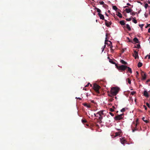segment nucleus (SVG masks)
I'll use <instances>...</instances> for the list:
<instances>
[{"label":"nucleus","instance_id":"cd10ccee","mask_svg":"<svg viewBox=\"0 0 150 150\" xmlns=\"http://www.w3.org/2000/svg\"><path fill=\"white\" fill-rule=\"evenodd\" d=\"M117 15L120 18H122V15L121 13L119 12H118Z\"/></svg>","mask_w":150,"mask_h":150},{"label":"nucleus","instance_id":"9b49d317","mask_svg":"<svg viewBox=\"0 0 150 150\" xmlns=\"http://www.w3.org/2000/svg\"><path fill=\"white\" fill-rule=\"evenodd\" d=\"M120 139L121 143L122 144H124L125 142V139L123 138H120Z\"/></svg>","mask_w":150,"mask_h":150},{"label":"nucleus","instance_id":"6e6552de","mask_svg":"<svg viewBox=\"0 0 150 150\" xmlns=\"http://www.w3.org/2000/svg\"><path fill=\"white\" fill-rule=\"evenodd\" d=\"M104 21L105 22V25L107 27H110V25H111L112 24V23L111 21H110V22L106 20H104Z\"/></svg>","mask_w":150,"mask_h":150},{"label":"nucleus","instance_id":"6e6d98bb","mask_svg":"<svg viewBox=\"0 0 150 150\" xmlns=\"http://www.w3.org/2000/svg\"><path fill=\"white\" fill-rule=\"evenodd\" d=\"M150 81V79H148V80L147 81H146V82H149Z\"/></svg>","mask_w":150,"mask_h":150},{"label":"nucleus","instance_id":"4d7b16f0","mask_svg":"<svg viewBox=\"0 0 150 150\" xmlns=\"http://www.w3.org/2000/svg\"><path fill=\"white\" fill-rule=\"evenodd\" d=\"M147 2L148 3V4H150V1L148 0L147 1Z\"/></svg>","mask_w":150,"mask_h":150},{"label":"nucleus","instance_id":"69168bd1","mask_svg":"<svg viewBox=\"0 0 150 150\" xmlns=\"http://www.w3.org/2000/svg\"><path fill=\"white\" fill-rule=\"evenodd\" d=\"M105 14H106V15L107 16H108V15L106 13H105Z\"/></svg>","mask_w":150,"mask_h":150},{"label":"nucleus","instance_id":"a19ab883","mask_svg":"<svg viewBox=\"0 0 150 150\" xmlns=\"http://www.w3.org/2000/svg\"><path fill=\"white\" fill-rule=\"evenodd\" d=\"M99 3L100 5H103L104 4V3L103 1H100Z\"/></svg>","mask_w":150,"mask_h":150},{"label":"nucleus","instance_id":"6ab92c4d","mask_svg":"<svg viewBox=\"0 0 150 150\" xmlns=\"http://www.w3.org/2000/svg\"><path fill=\"white\" fill-rule=\"evenodd\" d=\"M120 62L122 64H127V63L124 60H123L122 59H121L120 60Z\"/></svg>","mask_w":150,"mask_h":150},{"label":"nucleus","instance_id":"09e8293b","mask_svg":"<svg viewBox=\"0 0 150 150\" xmlns=\"http://www.w3.org/2000/svg\"><path fill=\"white\" fill-rule=\"evenodd\" d=\"M109 114L112 116H113L114 115V114L112 113V112H109Z\"/></svg>","mask_w":150,"mask_h":150},{"label":"nucleus","instance_id":"3c124183","mask_svg":"<svg viewBox=\"0 0 150 150\" xmlns=\"http://www.w3.org/2000/svg\"><path fill=\"white\" fill-rule=\"evenodd\" d=\"M76 99H79L80 100H81L82 99V98H77V97H76Z\"/></svg>","mask_w":150,"mask_h":150},{"label":"nucleus","instance_id":"79ce46f5","mask_svg":"<svg viewBox=\"0 0 150 150\" xmlns=\"http://www.w3.org/2000/svg\"><path fill=\"white\" fill-rule=\"evenodd\" d=\"M114 100V99L113 98H110L109 99V101L110 102H112Z\"/></svg>","mask_w":150,"mask_h":150},{"label":"nucleus","instance_id":"864d4df0","mask_svg":"<svg viewBox=\"0 0 150 150\" xmlns=\"http://www.w3.org/2000/svg\"><path fill=\"white\" fill-rule=\"evenodd\" d=\"M148 32L150 33V28H149L148 30Z\"/></svg>","mask_w":150,"mask_h":150},{"label":"nucleus","instance_id":"412c9836","mask_svg":"<svg viewBox=\"0 0 150 150\" xmlns=\"http://www.w3.org/2000/svg\"><path fill=\"white\" fill-rule=\"evenodd\" d=\"M142 120L146 123H148L149 122V121L148 120H145V118L143 117L142 118Z\"/></svg>","mask_w":150,"mask_h":150},{"label":"nucleus","instance_id":"b1692460","mask_svg":"<svg viewBox=\"0 0 150 150\" xmlns=\"http://www.w3.org/2000/svg\"><path fill=\"white\" fill-rule=\"evenodd\" d=\"M120 133H121V132H116L115 133V137H116V136H119L120 135Z\"/></svg>","mask_w":150,"mask_h":150},{"label":"nucleus","instance_id":"37998d69","mask_svg":"<svg viewBox=\"0 0 150 150\" xmlns=\"http://www.w3.org/2000/svg\"><path fill=\"white\" fill-rule=\"evenodd\" d=\"M131 20V18H127L126 19V20L127 21H130Z\"/></svg>","mask_w":150,"mask_h":150},{"label":"nucleus","instance_id":"f3484780","mask_svg":"<svg viewBox=\"0 0 150 150\" xmlns=\"http://www.w3.org/2000/svg\"><path fill=\"white\" fill-rule=\"evenodd\" d=\"M126 25V28L129 31L131 30V28L130 27L129 25L128 24H127Z\"/></svg>","mask_w":150,"mask_h":150},{"label":"nucleus","instance_id":"a18cd8bd","mask_svg":"<svg viewBox=\"0 0 150 150\" xmlns=\"http://www.w3.org/2000/svg\"><path fill=\"white\" fill-rule=\"evenodd\" d=\"M147 57H148V59H150V55H147V56H146L145 57V58H146Z\"/></svg>","mask_w":150,"mask_h":150},{"label":"nucleus","instance_id":"f704fd0d","mask_svg":"<svg viewBox=\"0 0 150 150\" xmlns=\"http://www.w3.org/2000/svg\"><path fill=\"white\" fill-rule=\"evenodd\" d=\"M89 85H90L91 87L92 86V85L91 84H90V83H89L86 85L85 86V87H86L88 86Z\"/></svg>","mask_w":150,"mask_h":150},{"label":"nucleus","instance_id":"2f4dec72","mask_svg":"<svg viewBox=\"0 0 150 150\" xmlns=\"http://www.w3.org/2000/svg\"><path fill=\"white\" fill-rule=\"evenodd\" d=\"M130 14L134 16V15H135L136 13L135 12L132 11V12H131Z\"/></svg>","mask_w":150,"mask_h":150},{"label":"nucleus","instance_id":"f257e3e1","mask_svg":"<svg viewBox=\"0 0 150 150\" xmlns=\"http://www.w3.org/2000/svg\"><path fill=\"white\" fill-rule=\"evenodd\" d=\"M119 88L116 87H113L111 88L110 92H112V95L116 96L118 93L119 91Z\"/></svg>","mask_w":150,"mask_h":150},{"label":"nucleus","instance_id":"aec40b11","mask_svg":"<svg viewBox=\"0 0 150 150\" xmlns=\"http://www.w3.org/2000/svg\"><path fill=\"white\" fill-rule=\"evenodd\" d=\"M142 63L140 62H139L137 64V66L138 67H141L142 66Z\"/></svg>","mask_w":150,"mask_h":150},{"label":"nucleus","instance_id":"5fc2aeb1","mask_svg":"<svg viewBox=\"0 0 150 150\" xmlns=\"http://www.w3.org/2000/svg\"><path fill=\"white\" fill-rule=\"evenodd\" d=\"M127 5H128V6H131V5L130 4H129V3H127Z\"/></svg>","mask_w":150,"mask_h":150},{"label":"nucleus","instance_id":"a878e982","mask_svg":"<svg viewBox=\"0 0 150 150\" xmlns=\"http://www.w3.org/2000/svg\"><path fill=\"white\" fill-rule=\"evenodd\" d=\"M95 9L96 10L97 12L98 13H100L101 12V11L100 9H99L98 8L96 7L95 8Z\"/></svg>","mask_w":150,"mask_h":150},{"label":"nucleus","instance_id":"7ed1b4c3","mask_svg":"<svg viewBox=\"0 0 150 150\" xmlns=\"http://www.w3.org/2000/svg\"><path fill=\"white\" fill-rule=\"evenodd\" d=\"M93 89L96 91V92L98 93H99L100 92L99 89L100 88V87L98 84L95 83L93 84Z\"/></svg>","mask_w":150,"mask_h":150},{"label":"nucleus","instance_id":"bb28decb","mask_svg":"<svg viewBox=\"0 0 150 150\" xmlns=\"http://www.w3.org/2000/svg\"><path fill=\"white\" fill-rule=\"evenodd\" d=\"M132 132H134L135 131L138 130V129L137 128V127H135L134 129L132 128Z\"/></svg>","mask_w":150,"mask_h":150},{"label":"nucleus","instance_id":"5701e85b","mask_svg":"<svg viewBox=\"0 0 150 150\" xmlns=\"http://www.w3.org/2000/svg\"><path fill=\"white\" fill-rule=\"evenodd\" d=\"M133 18V20H132L133 22L135 23H137V21L135 19L136 18L135 17H134V18Z\"/></svg>","mask_w":150,"mask_h":150},{"label":"nucleus","instance_id":"a211bd4d","mask_svg":"<svg viewBox=\"0 0 150 150\" xmlns=\"http://www.w3.org/2000/svg\"><path fill=\"white\" fill-rule=\"evenodd\" d=\"M120 23L122 25H124L125 24V21L124 20H122L120 21Z\"/></svg>","mask_w":150,"mask_h":150},{"label":"nucleus","instance_id":"de8ad7c7","mask_svg":"<svg viewBox=\"0 0 150 150\" xmlns=\"http://www.w3.org/2000/svg\"><path fill=\"white\" fill-rule=\"evenodd\" d=\"M150 27V24H148L146 26H145V28H147L148 27Z\"/></svg>","mask_w":150,"mask_h":150},{"label":"nucleus","instance_id":"72a5a7b5","mask_svg":"<svg viewBox=\"0 0 150 150\" xmlns=\"http://www.w3.org/2000/svg\"><path fill=\"white\" fill-rule=\"evenodd\" d=\"M84 106L87 107V108H89L90 107V106L89 105H88L86 103L84 104L83 105Z\"/></svg>","mask_w":150,"mask_h":150},{"label":"nucleus","instance_id":"c756f323","mask_svg":"<svg viewBox=\"0 0 150 150\" xmlns=\"http://www.w3.org/2000/svg\"><path fill=\"white\" fill-rule=\"evenodd\" d=\"M102 119H103V117L102 116H100V117H99V119L100 120V121H99V122L100 123H101L102 122L101 120Z\"/></svg>","mask_w":150,"mask_h":150},{"label":"nucleus","instance_id":"052dcab7","mask_svg":"<svg viewBox=\"0 0 150 150\" xmlns=\"http://www.w3.org/2000/svg\"><path fill=\"white\" fill-rule=\"evenodd\" d=\"M124 51H125V50H124V49L122 50V52H124Z\"/></svg>","mask_w":150,"mask_h":150},{"label":"nucleus","instance_id":"20e7f679","mask_svg":"<svg viewBox=\"0 0 150 150\" xmlns=\"http://www.w3.org/2000/svg\"><path fill=\"white\" fill-rule=\"evenodd\" d=\"M123 115V114H122L120 115H118L114 117V119L116 121L120 120L122 119L123 118V117H122Z\"/></svg>","mask_w":150,"mask_h":150},{"label":"nucleus","instance_id":"39448f33","mask_svg":"<svg viewBox=\"0 0 150 150\" xmlns=\"http://www.w3.org/2000/svg\"><path fill=\"white\" fill-rule=\"evenodd\" d=\"M105 44H107L110 47L111 50H112V42L109 40H105Z\"/></svg>","mask_w":150,"mask_h":150},{"label":"nucleus","instance_id":"2eb2a0df","mask_svg":"<svg viewBox=\"0 0 150 150\" xmlns=\"http://www.w3.org/2000/svg\"><path fill=\"white\" fill-rule=\"evenodd\" d=\"M108 58L109 59V62L110 63L113 64H115L116 66V64L115 62H114L112 59H110L109 57H108Z\"/></svg>","mask_w":150,"mask_h":150},{"label":"nucleus","instance_id":"f8f14e48","mask_svg":"<svg viewBox=\"0 0 150 150\" xmlns=\"http://www.w3.org/2000/svg\"><path fill=\"white\" fill-rule=\"evenodd\" d=\"M144 95L145 96L148 97L149 96L148 93L146 91H144Z\"/></svg>","mask_w":150,"mask_h":150},{"label":"nucleus","instance_id":"423d86ee","mask_svg":"<svg viewBox=\"0 0 150 150\" xmlns=\"http://www.w3.org/2000/svg\"><path fill=\"white\" fill-rule=\"evenodd\" d=\"M141 75L142 77V80H145L146 79V73L143 71H141Z\"/></svg>","mask_w":150,"mask_h":150},{"label":"nucleus","instance_id":"e433bc0d","mask_svg":"<svg viewBox=\"0 0 150 150\" xmlns=\"http://www.w3.org/2000/svg\"><path fill=\"white\" fill-rule=\"evenodd\" d=\"M144 24H139V26L141 28V29H142V28L143 26H144Z\"/></svg>","mask_w":150,"mask_h":150},{"label":"nucleus","instance_id":"1a4fd4ad","mask_svg":"<svg viewBox=\"0 0 150 150\" xmlns=\"http://www.w3.org/2000/svg\"><path fill=\"white\" fill-rule=\"evenodd\" d=\"M98 15L99 16V17H100V19L104 20H105L104 19V16L103 15L100 13H98Z\"/></svg>","mask_w":150,"mask_h":150},{"label":"nucleus","instance_id":"dca6fc26","mask_svg":"<svg viewBox=\"0 0 150 150\" xmlns=\"http://www.w3.org/2000/svg\"><path fill=\"white\" fill-rule=\"evenodd\" d=\"M127 69L128 71L130 73H132V69L130 67H128L127 66Z\"/></svg>","mask_w":150,"mask_h":150},{"label":"nucleus","instance_id":"0eeeda50","mask_svg":"<svg viewBox=\"0 0 150 150\" xmlns=\"http://www.w3.org/2000/svg\"><path fill=\"white\" fill-rule=\"evenodd\" d=\"M134 54H133V57H134L135 59L139 58V56L138 55V52L136 50L134 51Z\"/></svg>","mask_w":150,"mask_h":150},{"label":"nucleus","instance_id":"f03ea898","mask_svg":"<svg viewBox=\"0 0 150 150\" xmlns=\"http://www.w3.org/2000/svg\"><path fill=\"white\" fill-rule=\"evenodd\" d=\"M116 67L119 70H121L122 71H125L126 69H127V66L124 65H121L120 66H118L117 64H116Z\"/></svg>","mask_w":150,"mask_h":150},{"label":"nucleus","instance_id":"338daca9","mask_svg":"<svg viewBox=\"0 0 150 150\" xmlns=\"http://www.w3.org/2000/svg\"><path fill=\"white\" fill-rule=\"evenodd\" d=\"M127 38L129 40V38L127 37Z\"/></svg>","mask_w":150,"mask_h":150},{"label":"nucleus","instance_id":"8fccbe9b","mask_svg":"<svg viewBox=\"0 0 150 150\" xmlns=\"http://www.w3.org/2000/svg\"><path fill=\"white\" fill-rule=\"evenodd\" d=\"M143 106L144 107V108H145V110H147V108L146 107V106H145V105H143Z\"/></svg>","mask_w":150,"mask_h":150},{"label":"nucleus","instance_id":"58836bf2","mask_svg":"<svg viewBox=\"0 0 150 150\" xmlns=\"http://www.w3.org/2000/svg\"><path fill=\"white\" fill-rule=\"evenodd\" d=\"M136 93V92L135 91H132L131 92V94L133 95H134V94H135Z\"/></svg>","mask_w":150,"mask_h":150},{"label":"nucleus","instance_id":"4be33fe9","mask_svg":"<svg viewBox=\"0 0 150 150\" xmlns=\"http://www.w3.org/2000/svg\"><path fill=\"white\" fill-rule=\"evenodd\" d=\"M108 96H110L112 97H113V96H114L112 95V92H110V93L109 92H108Z\"/></svg>","mask_w":150,"mask_h":150},{"label":"nucleus","instance_id":"680f3d73","mask_svg":"<svg viewBox=\"0 0 150 150\" xmlns=\"http://www.w3.org/2000/svg\"><path fill=\"white\" fill-rule=\"evenodd\" d=\"M106 46V45H104V48H103V49H104V48Z\"/></svg>","mask_w":150,"mask_h":150},{"label":"nucleus","instance_id":"bf43d9fd","mask_svg":"<svg viewBox=\"0 0 150 150\" xmlns=\"http://www.w3.org/2000/svg\"><path fill=\"white\" fill-rule=\"evenodd\" d=\"M94 115L95 117H97V116L95 113H94Z\"/></svg>","mask_w":150,"mask_h":150},{"label":"nucleus","instance_id":"473e14b6","mask_svg":"<svg viewBox=\"0 0 150 150\" xmlns=\"http://www.w3.org/2000/svg\"><path fill=\"white\" fill-rule=\"evenodd\" d=\"M133 123L134 124V126L135 127H137V126L138 123L137 122V120L136 123L134 122H133Z\"/></svg>","mask_w":150,"mask_h":150},{"label":"nucleus","instance_id":"7c9ffc66","mask_svg":"<svg viewBox=\"0 0 150 150\" xmlns=\"http://www.w3.org/2000/svg\"><path fill=\"white\" fill-rule=\"evenodd\" d=\"M81 121L83 124L87 122V121L86 120L82 119Z\"/></svg>","mask_w":150,"mask_h":150},{"label":"nucleus","instance_id":"49530a36","mask_svg":"<svg viewBox=\"0 0 150 150\" xmlns=\"http://www.w3.org/2000/svg\"><path fill=\"white\" fill-rule=\"evenodd\" d=\"M109 109L111 112H113L114 111V110L112 108H110Z\"/></svg>","mask_w":150,"mask_h":150},{"label":"nucleus","instance_id":"ddd939ff","mask_svg":"<svg viewBox=\"0 0 150 150\" xmlns=\"http://www.w3.org/2000/svg\"><path fill=\"white\" fill-rule=\"evenodd\" d=\"M96 114H98L100 116H102V115H103V111L102 110H101L98 112Z\"/></svg>","mask_w":150,"mask_h":150},{"label":"nucleus","instance_id":"e2e57ef3","mask_svg":"<svg viewBox=\"0 0 150 150\" xmlns=\"http://www.w3.org/2000/svg\"><path fill=\"white\" fill-rule=\"evenodd\" d=\"M83 90H86V88H83Z\"/></svg>","mask_w":150,"mask_h":150},{"label":"nucleus","instance_id":"c85d7f7f","mask_svg":"<svg viewBox=\"0 0 150 150\" xmlns=\"http://www.w3.org/2000/svg\"><path fill=\"white\" fill-rule=\"evenodd\" d=\"M126 81H127L128 83L129 84H130L131 83V80L129 78H127L126 79Z\"/></svg>","mask_w":150,"mask_h":150},{"label":"nucleus","instance_id":"13d9d810","mask_svg":"<svg viewBox=\"0 0 150 150\" xmlns=\"http://www.w3.org/2000/svg\"><path fill=\"white\" fill-rule=\"evenodd\" d=\"M107 35H108L107 33H106V39H107Z\"/></svg>","mask_w":150,"mask_h":150},{"label":"nucleus","instance_id":"c9c22d12","mask_svg":"<svg viewBox=\"0 0 150 150\" xmlns=\"http://www.w3.org/2000/svg\"><path fill=\"white\" fill-rule=\"evenodd\" d=\"M125 111V108H123L122 109L120 110V111L122 112H124Z\"/></svg>","mask_w":150,"mask_h":150},{"label":"nucleus","instance_id":"4c0bfd02","mask_svg":"<svg viewBox=\"0 0 150 150\" xmlns=\"http://www.w3.org/2000/svg\"><path fill=\"white\" fill-rule=\"evenodd\" d=\"M148 6V4H146L144 5V7L146 9Z\"/></svg>","mask_w":150,"mask_h":150},{"label":"nucleus","instance_id":"c03bdc74","mask_svg":"<svg viewBox=\"0 0 150 150\" xmlns=\"http://www.w3.org/2000/svg\"><path fill=\"white\" fill-rule=\"evenodd\" d=\"M146 104L148 108H150V105L148 103H146Z\"/></svg>","mask_w":150,"mask_h":150},{"label":"nucleus","instance_id":"774afa93","mask_svg":"<svg viewBox=\"0 0 150 150\" xmlns=\"http://www.w3.org/2000/svg\"><path fill=\"white\" fill-rule=\"evenodd\" d=\"M86 125L87 126H89V125H88V124H86Z\"/></svg>","mask_w":150,"mask_h":150},{"label":"nucleus","instance_id":"603ef678","mask_svg":"<svg viewBox=\"0 0 150 150\" xmlns=\"http://www.w3.org/2000/svg\"><path fill=\"white\" fill-rule=\"evenodd\" d=\"M140 47V45H139V44L137 45V47L138 48H139Z\"/></svg>","mask_w":150,"mask_h":150},{"label":"nucleus","instance_id":"ea45409f","mask_svg":"<svg viewBox=\"0 0 150 150\" xmlns=\"http://www.w3.org/2000/svg\"><path fill=\"white\" fill-rule=\"evenodd\" d=\"M136 76L137 78H138V76H139V73L137 71H136Z\"/></svg>","mask_w":150,"mask_h":150},{"label":"nucleus","instance_id":"0e129e2a","mask_svg":"<svg viewBox=\"0 0 150 150\" xmlns=\"http://www.w3.org/2000/svg\"><path fill=\"white\" fill-rule=\"evenodd\" d=\"M115 99H117V97L116 96H115Z\"/></svg>","mask_w":150,"mask_h":150},{"label":"nucleus","instance_id":"4468645a","mask_svg":"<svg viewBox=\"0 0 150 150\" xmlns=\"http://www.w3.org/2000/svg\"><path fill=\"white\" fill-rule=\"evenodd\" d=\"M133 41L136 43H139V41L138 40V39L137 38H135L133 39Z\"/></svg>","mask_w":150,"mask_h":150},{"label":"nucleus","instance_id":"393cba45","mask_svg":"<svg viewBox=\"0 0 150 150\" xmlns=\"http://www.w3.org/2000/svg\"><path fill=\"white\" fill-rule=\"evenodd\" d=\"M112 8L113 9L115 10L116 11H117V10L118 9V8L115 6H112Z\"/></svg>","mask_w":150,"mask_h":150},{"label":"nucleus","instance_id":"9d476101","mask_svg":"<svg viewBox=\"0 0 150 150\" xmlns=\"http://www.w3.org/2000/svg\"><path fill=\"white\" fill-rule=\"evenodd\" d=\"M125 11H126V12L127 13H131L133 11V10L132 9L130 8H126L125 9Z\"/></svg>","mask_w":150,"mask_h":150}]
</instances>
